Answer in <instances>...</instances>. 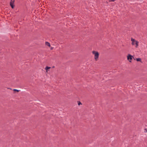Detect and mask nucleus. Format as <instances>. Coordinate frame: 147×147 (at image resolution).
Segmentation results:
<instances>
[{
    "mask_svg": "<svg viewBox=\"0 0 147 147\" xmlns=\"http://www.w3.org/2000/svg\"><path fill=\"white\" fill-rule=\"evenodd\" d=\"M45 45L47 46H48L49 47H51L50 43L48 42H45Z\"/></svg>",
    "mask_w": 147,
    "mask_h": 147,
    "instance_id": "obj_5",
    "label": "nucleus"
},
{
    "mask_svg": "<svg viewBox=\"0 0 147 147\" xmlns=\"http://www.w3.org/2000/svg\"><path fill=\"white\" fill-rule=\"evenodd\" d=\"M81 104H82V103L80 101H78V105H80Z\"/></svg>",
    "mask_w": 147,
    "mask_h": 147,
    "instance_id": "obj_9",
    "label": "nucleus"
},
{
    "mask_svg": "<svg viewBox=\"0 0 147 147\" xmlns=\"http://www.w3.org/2000/svg\"><path fill=\"white\" fill-rule=\"evenodd\" d=\"M54 67H55V66H53V67H52V68H54Z\"/></svg>",
    "mask_w": 147,
    "mask_h": 147,
    "instance_id": "obj_12",
    "label": "nucleus"
},
{
    "mask_svg": "<svg viewBox=\"0 0 147 147\" xmlns=\"http://www.w3.org/2000/svg\"><path fill=\"white\" fill-rule=\"evenodd\" d=\"M51 68V67L48 66H46L45 68L46 70H47L48 69H49Z\"/></svg>",
    "mask_w": 147,
    "mask_h": 147,
    "instance_id": "obj_8",
    "label": "nucleus"
},
{
    "mask_svg": "<svg viewBox=\"0 0 147 147\" xmlns=\"http://www.w3.org/2000/svg\"><path fill=\"white\" fill-rule=\"evenodd\" d=\"M131 40L132 41V45H136V47H137L138 45V42L135 39H133L132 38H131Z\"/></svg>",
    "mask_w": 147,
    "mask_h": 147,
    "instance_id": "obj_1",
    "label": "nucleus"
},
{
    "mask_svg": "<svg viewBox=\"0 0 147 147\" xmlns=\"http://www.w3.org/2000/svg\"><path fill=\"white\" fill-rule=\"evenodd\" d=\"M114 1V0H109V2H111V1Z\"/></svg>",
    "mask_w": 147,
    "mask_h": 147,
    "instance_id": "obj_10",
    "label": "nucleus"
},
{
    "mask_svg": "<svg viewBox=\"0 0 147 147\" xmlns=\"http://www.w3.org/2000/svg\"><path fill=\"white\" fill-rule=\"evenodd\" d=\"M13 91H15V92H18L20 91V90H19L16 89H13Z\"/></svg>",
    "mask_w": 147,
    "mask_h": 147,
    "instance_id": "obj_7",
    "label": "nucleus"
},
{
    "mask_svg": "<svg viewBox=\"0 0 147 147\" xmlns=\"http://www.w3.org/2000/svg\"><path fill=\"white\" fill-rule=\"evenodd\" d=\"M136 60L137 61H140V62L141 61V59L139 58H137Z\"/></svg>",
    "mask_w": 147,
    "mask_h": 147,
    "instance_id": "obj_6",
    "label": "nucleus"
},
{
    "mask_svg": "<svg viewBox=\"0 0 147 147\" xmlns=\"http://www.w3.org/2000/svg\"><path fill=\"white\" fill-rule=\"evenodd\" d=\"M144 130L147 132V129L145 128Z\"/></svg>",
    "mask_w": 147,
    "mask_h": 147,
    "instance_id": "obj_11",
    "label": "nucleus"
},
{
    "mask_svg": "<svg viewBox=\"0 0 147 147\" xmlns=\"http://www.w3.org/2000/svg\"><path fill=\"white\" fill-rule=\"evenodd\" d=\"M92 53L94 55V59L96 61L97 60V59L98 58L99 56V53L96 51H92Z\"/></svg>",
    "mask_w": 147,
    "mask_h": 147,
    "instance_id": "obj_2",
    "label": "nucleus"
},
{
    "mask_svg": "<svg viewBox=\"0 0 147 147\" xmlns=\"http://www.w3.org/2000/svg\"><path fill=\"white\" fill-rule=\"evenodd\" d=\"M133 58H134L133 56L131 55L130 54H129L127 56V59L129 61V62H131V60Z\"/></svg>",
    "mask_w": 147,
    "mask_h": 147,
    "instance_id": "obj_4",
    "label": "nucleus"
},
{
    "mask_svg": "<svg viewBox=\"0 0 147 147\" xmlns=\"http://www.w3.org/2000/svg\"><path fill=\"white\" fill-rule=\"evenodd\" d=\"M14 2L15 0H11L10 2V5L12 9H13L15 6Z\"/></svg>",
    "mask_w": 147,
    "mask_h": 147,
    "instance_id": "obj_3",
    "label": "nucleus"
}]
</instances>
